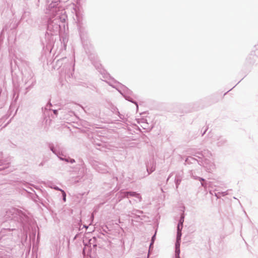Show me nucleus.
I'll use <instances>...</instances> for the list:
<instances>
[{
	"label": "nucleus",
	"instance_id": "nucleus-1",
	"mask_svg": "<svg viewBox=\"0 0 258 258\" xmlns=\"http://www.w3.org/2000/svg\"><path fill=\"white\" fill-rule=\"evenodd\" d=\"M183 220L182 221V219H181L180 221V223L178 224V225L177 226V230H178L177 238H180V237L181 236V229H182V222H183Z\"/></svg>",
	"mask_w": 258,
	"mask_h": 258
},
{
	"label": "nucleus",
	"instance_id": "nucleus-2",
	"mask_svg": "<svg viewBox=\"0 0 258 258\" xmlns=\"http://www.w3.org/2000/svg\"><path fill=\"white\" fill-rule=\"evenodd\" d=\"M126 194H127V196H128V195L131 196H134L136 195V194L135 192H127Z\"/></svg>",
	"mask_w": 258,
	"mask_h": 258
},
{
	"label": "nucleus",
	"instance_id": "nucleus-3",
	"mask_svg": "<svg viewBox=\"0 0 258 258\" xmlns=\"http://www.w3.org/2000/svg\"><path fill=\"white\" fill-rule=\"evenodd\" d=\"M62 192H63V200L64 201H66V195L65 192L63 191H62Z\"/></svg>",
	"mask_w": 258,
	"mask_h": 258
}]
</instances>
